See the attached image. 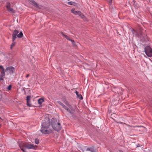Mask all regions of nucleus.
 <instances>
[{"label": "nucleus", "mask_w": 152, "mask_h": 152, "mask_svg": "<svg viewBox=\"0 0 152 152\" xmlns=\"http://www.w3.org/2000/svg\"><path fill=\"white\" fill-rule=\"evenodd\" d=\"M50 126V122L49 121H43L42 124V128L40 131L44 134H48L49 131L47 130Z\"/></svg>", "instance_id": "obj_1"}, {"label": "nucleus", "mask_w": 152, "mask_h": 152, "mask_svg": "<svg viewBox=\"0 0 152 152\" xmlns=\"http://www.w3.org/2000/svg\"><path fill=\"white\" fill-rule=\"evenodd\" d=\"M19 146L23 152H27L26 149H35V147L33 144L28 143H23L22 145H19Z\"/></svg>", "instance_id": "obj_2"}, {"label": "nucleus", "mask_w": 152, "mask_h": 152, "mask_svg": "<svg viewBox=\"0 0 152 152\" xmlns=\"http://www.w3.org/2000/svg\"><path fill=\"white\" fill-rule=\"evenodd\" d=\"M57 103L59 104L61 106L64 108L69 113L72 115V117L75 118V116L74 115L73 111L74 110L73 109L72 107V108H69V109L68 107L65 106L63 103L61 102L60 101H58L57 102Z\"/></svg>", "instance_id": "obj_3"}, {"label": "nucleus", "mask_w": 152, "mask_h": 152, "mask_svg": "<svg viewBox=\"0 0 152 152\" xmlns=\"http://www.w3.org/2000/svg\"><path fill=\"white\" fill-rule=\"evenodd\" d=\"M52 126L53 129L57 131L60 130L61 128V126L59 123H58L57 120H52Z\"/></svg>", "instance_id": "obj_4"}, {"label": "nucleus", "mask_w": 152, "mask_h": 152, "mask_svg": "<svg viewBox=\"0 0 152 152\" xmlns=\"http://www.w3.org/2000/svg\"><path fill=\"white\" fill-rule=\"evenodd\" d=\"M19 32V31L18 30H15L12 33V39L13 42L11 45V49H12L15 45V42H14V41L15 40V39L17 38V34Z\"/></svg>", "instance_id": "obj_5"}, {"label": "nucleus", "mask_w": 152, "mask_h": 152, "mask_svg": "<svg viewBox=\"0 0 152 152\" xmlns=\"http://www.w3.org/2000/svg\"><path fill=\"white\" fill-rule=\"evenodd\" d=\"M145 52L147 56L149 57L152 56V49L149 46H147L144 48Z\"/></svg>", "instance_id": "obj_6"}, {"label": "nucleus", "mask_w": 152, "mask_h": 152, "mask_svg": "<svg viewBox=\"0 0 152 152\" xmlns=\"http://www.w3.org/2000/svg\"><path fill=\"white\" fill-rule=\"evenodd\" d=\"M15 70L14 67L12 66H10L6 67L5 70L6 72H8L11 74H13Z\"/></svg>", "instance_id": "obj_7"}, {"label": "nucleus", "mask_w": 152, "mask_h": 152, "mask_svg": "<svg viewBox=\"0 0 152 152\" xmlns=\"http://www.w3.org/2000/svg\"><path fill=\"white\" fill-rule=\"evenodd\" d=\"M6 7L7 8L8 11L9 12L14 13L15 12V11L12 8H10V3L7 2L6 3Z\"/></svg>", "instance_id": "obj_8"}, {"label": "nucleus", "mask_w": 152, "mask_h": 152, "mask_svg": "<svg viewBox=\"0 0 152 152\" xmlns=\"http://www.w3.org/2000/svg\"><path fill=\"white\" fill-rule=\"evenodd\" d=\"M31 96H27L26 97L27 105L28 106L30 107L31 106Z\"/></svg>", "instance_id": "obj_9"}, {"label": "nucleus", "mask_w": 152, "mask_h": 152, "mask_svg": "<svg viewBox=\"0 0 152 152\" xmlns=\"http://www.w3.org/2000/svg\"><path fill=\"white\" fill-rule=\"evenodd\" d=\"M136 36L137 37H140V39H142V37H144V40H145L146 38H147V36L145 35H144V36H143V33L142 32L140 31L139 33H137L136 34Z\"/></svg>", "instance_id": "obj_10"}, {"label": "nucleus", "mask_w": 152, "mask_h": 152, "mask_svg": "<svg viewBox=\"0 0 152 152\" xmlns=\"http://www.w3.org/2000/svg\"><path fill=\"white\" fill-rule=\"evenodd\" d=\"M29 1L31 2L34 5V6L37 8H41L39 4L36 3L34 0H28Z\"/></svg>", "instance_id": "obj_11"}, {"label": "nucleus", "mask_w": 152, "mask_h": 152, "mask_svg": "<svg viewBox=\"0 0 152 152\" xmlns=\"http://www.w3.org/2000/svg\"><path fill=\"white\" fill-rule=\"evenodd\" d=\"M75 93L77 96V98H78L80 99H83V97L82 96L81 94H79L77 91H75Z\"/></svg>", "instance_id": "obj_12"}, {"label": "nucleus", "mask_w": 152, "mask_h": 152, "mask_svg": "<svg viewBox=\"0 0 152 152\" xmlns=\"http://www.w3.org/2000/svg\"><path fill=\"white\" fill-rule=\"evenodd\" d=\"M86 151H90L91 152H96V150L93 148L90 147L88 148L86 150Z\"/></svg>", "instance_id": "obj_13"}, {"label": "nucleus", "mask_w": 152, "mask_h": 152, "mask_svg": "<svg viewBox=\"0 0 152 152\" xmlns=\"http://www.w3.org/2000/svg\"><path fill=\"white\" fill-rule=\"evenodd\" d=\"M61 33L62 36L64 37V38H66L67 40L70 41L71 40V39L67 35L65 34L63 32H61Z\"/></svg>", "instance_id": "obj_14"}, {"label": "nucleus", "mask_w": 152, "mask_h": 152, "mask_svg": "<svg viewBox=\"0 0 152 152\" xmlns=\"http://www.w3.org/2000/svg\"><path fill=\"white\" fill-rule=\"evenodd\" d=\"M79 11H76L74 9H72L71 10V12H72V13L74 14L75 15H78V12H79Z\"/></svg>", "instance_id": "obj_15"}, {"label": "nucleus", "mask_w": 152, "mask_h": 152, "mask_svg": "<svg viewBox=\"0 0 152 152\" xmlns=\"http://www.w3.org/2000/svg\"><path fill=\"white\" fill-rule=\"evenodd\" d=\"M1 76L2 77H4L5 75L4 68L1 70Z\"/></svg>", "instance_id": "obj_16"}, {"label": "nucleus", "mask_w": 152, "mask_h": 152, "mask_svg": "<svg viewBox=\"0 0 152 152\" xmlns=\"http://www.w3.org/2000/svg\"><path fill=\"white\" fill-rule=\"evenodd\" d=\"M44 101V99L42 98L39 99L38 100V103L40 104H41Z\"/></svg>", "instance_id": "obj_17"}, {"label": "nucleus", "mask_w": 152, "mask_h": 152, "mask_svg": "<svg viewBox=\"0 0 152 152\" xmlns=\"http://www.w3.org/2000/svg\"><path fill=\"white\" fill-rule=\"evenodd\" d=\"M17 37L18 38H21L23 36V34L22 32H20L19 34L17 35Z\"/></svg>", "instance_id": "obj_18"}, {"label": "nucleus", "mask_w": 152, "mask_h": 152, "mask_svg": "<svg viewBox=\"0 0 152 152\" xmlns=\"http://www.w3.org/2000/svg\"><path fill=\"white\" fill-rule=\"evenodd\" d=\"M64 103L69 108H72L71 105L69 104V102L67 101H65L64 102Z\"/></svg>", "instance_id": "obj_19"}, {"label": "nucleus", "mask_w": 152, "mask_h": 152, "mask_svg": "<svg viewBox=\"0 0 152 152\" xmlns=\"http://www.w3.org/2000/svg\"><path fill=\"white\" fill-rule=\"evenodd\" d=\"M78 15L82 18H83V17L84 16L83 13H82L80 11H79V12H78Z\"/></svg>", "instance_id": "obj_20"}, {"label": "nucleus", "mask_w": 152, "mask_h": 152, "mask_svg": "<svg viewBox=\"0 0 152 152\" xmlns=\"http://www.w3.org/2000/svg\"><path fill=\"white\" fill-rule=\"evenodd\" d=\"M39 140L38 139L36 138L35 139V143H36L37 144H39Z\"/></svg>", "instance_id": "obj_21"}, {"label": "nucleus", "mask_w": 152, "mask_h": 152, "mask_svg": "<svg viewBox=\"0 0 152 152\" xmlns=\"http://www.w3.org/2000/svg\"><path fill=\"white\" fill-rule=\"evenodd\" d=\"M75 3L74 2L72 1H70L68 2L67 4L70 5H73Z\"/></svg>", "instance_id": "obj_22"}, {"label": "nucleus", "mask_w": 152, "mask_h": 152, "mask_svg": "<svg viewBox=\"0 0 152 152\" xmlns=\"http://www.w3.org/2000/svg\"><path fill=\"white\" fill-rule=\"evenodd\" d=\"M12 86L11 85H9L8 87H7V89L8 90H10L11 89V88H12Z\"/></svg>", "instance_id": "obj_23"}, {"label": "nucleus", "mask_w": 152, "mask_h": 152, "mask_svg": "<svg viewBox=\"0 0 152 152\" xmlns=\"http://www.w3.org/2000/svg\"><path fill=\"white\" fill-rule=\"evenodd\" d=\"M107 2L110 4V5H111L112 3V0H107Z\"/></svg>", "instance_id": "obj_24"}, {"label": "nucleus", "mask_w": 152, "mask_h": 152, "mask_svg": "<svg viewBox=\"0 0 152 152\" xmlns=\"http://www.w3.org/2000/svg\"><path fill=\"white\" fill-rule=\"evenodd\" d=\"M4 68L2 65H0V70H1Z\"/></svg>", "instance_id": "obj_25"}, {"label": "nucleus", "mask_w": 152, "mask_h": 152, "mask_svg": "<svg viewBox=\"0 0 152 152\" xmlns=\"http://www.w3.org/2000/svg\"><path fill=\"white\" fill-rule=\"evenodd\" d=\"M4 77H1V75L0 77V81L3 80H4Z\"/></svg>", "instance_id": "obj_26"}, {"label": "nucleus", "mask_w": 152, "mask_h": 152, "mask_svg": "<svg viewBox=\"0 0 152 152\" xmlns=\"http://www.w3.org/2000/svg\"><path fill=\"white\" fill-rule=\"evenodd\" d=\"M70 41H71L72 43V44H74L75 43V42L74 40H72L71 39V40Z\"/></svg>", "instance_id": "obj_27"}, {"label": "nucleus", "mask_w": 152, "mask_h": 152, "mask_svg": "<svg viewBox=\"0 0 152 152\" xmlns=\"http://www.w3.org/2000/svg\"><path fill=\"white\" fill-rule=\"evenodd\" d=\"M136 127H140V128H142V127L143 128V126H136Z\"/></svg>", "instance_id": "obj_28"}, {"label": "nucleus", "mask_w": 152, "mask_h": 152, "mask_svg": "<svg viewBox=\"0 0 152 152\" xmlns=\"http://www.w3.org/2000/svg\"><path fill=\"white\" fill-rule=\"evenodd\" d=\"M29 76V74H27V75H26V78H27V77H28Z\"/></svg>", "instance_id": "obj_29"}, {"label": "nucleus", "mask_w": 152, "mask_h": 152, "mask_svg": "<svg viewBox=\"0 0 152 152\" xmlns=\"http://www.w3.org/2000/svg\"><path fill=\"white\" fill-rule=\"evenodd\" d=\"M1 118V117H0V118Z\"/></svg>", "instance_id": "obj_30"}]
</instances>
